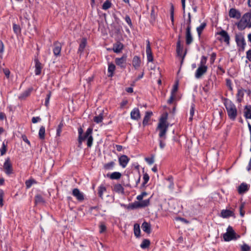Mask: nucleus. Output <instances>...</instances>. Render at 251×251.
<instances>
[{
  "label": "nucleus",
  "instance_id": "obj_1",
  "mask_svg": "<svg viewBox=\"0 0 251 251\" xmlns=\"http://www.w3.org/2000/svg\"><path fill=\"white\" fill-rule=\"evenodd\" d=\"M222 100L226 107L228 118L234 121L237 116V110L235 105L227 98L222 97Z\"/></svg>",
  "mask_w": 251,
  "mask_h": 251
},
{
  "label": "nucleus",
  "instance_id": "obj_2",
  "mask_svg": "<svg viewBox=\"0 0 251 251\" xmlns=\"http://www.w3.org/2000/svg\"><path fill=\"white\" fill-rule=\"evenodd\" d=\"M143 199V196L141 194L137 196L136 199L139 201H135L129 203L126 207L127 209L133 210L148 206L150 203V199L142 201Z\"/></svg>",
  "mask_w": 251,
  "mask_h": 251
},
{
  "label": "nucleus",
  "instance_id": "obj_3",
  "mask_svg": "<svg viewBox=\"0 0 251 251\" xmlns=\"http://www.w3.org/2000/svg\"><path fill=\"white\" fill-rule=\"evenodd\" d=\"M251 9L249 12L245 13L240 21L237 23L238 29L240 30L245 29L246 27H251Z\"/></svg>",
  "mask_w": 251,
  "mask_h": 251
},
{
  "label": "nucleus",
  "instance_id": "obj_4",
  "mask_svg": "<svg viewBox=\"0 0 251 251\" xmlns=\"http://www.w3.org/2000/svg\"><path fill=\"white\" fill-rule=\"evenodd\" d=\"M240 235H237L232 227L229 226L226 232L223 234V238L225 241L228 242L232 240H236L240 238Z\"/></svg>",
  "mask_w": 251,
  "mask_h": 251
},
{
  "label": "nucleus",
  "instance_id": "obj_5",
  "mask_svg": "<svg viewBox=\"0 0 251 251\" xmlns=\"http://www.w3.org/2000/svg\"><path fill=\"white\" fill-rule=\"evenodd\" d=\"M235 42L238 47L239 51H244L245 50L246 43L245 42L244 36L241 33L236 34Z\"/></svg>",
  "mask_w": 251,
  "mask_h": 251
},
{
  "label": "nucleus",
  "instance_id": "obj_6",
  "mask_svg": "<svg viewBox=\"0 0 251 251\" xmlns=\"http://www.w3.org/2000/svg\"><path fill=\"white\" fill-rule=\"evenodd\" d=\"M93 132V128L91 127H89L87 128L85 133L83 134V130L81 127H79L78 129V138H80V140H82L83 141H85L86 139H87L88 137L90 136L91 134H92Z\"/></svg>",
  "mask_w": 251,
  "mask_h": 251
},
{
  "label": "nucleus",
  "instance_id": "obj_7",
  "mask_svg": "<svg viewBox=\"0 0 251 251\" xmlns=\"http://www.w3.org/2000/svg\"><path fill=\"white\" fill-rule=\"evenodd\" d=\"M3 169L5 174L8 176H10L13 173L12 165L9 158L6 159L3 164Z\"/></svg>",
  "mask_w": 251,
  "mask_h": 251
},
{
  "label": "nucleus",
  "instance_id": "obj_8",
  "mask_svg": "<svg viewBox=\"0 0 251 251\" xmlns=\"http://www.w3.org/2000/svg\"><path fill=\"white\" fill-rule=\"evenodd\" d=\"M217 39L221 42H225L227 45H229L230 37L227 32H217Z\"/></svg>",
  "mask_w": 251,
  "mask_h": 251
},
{
  "label": "nucleus",
  "instance_id": "obj_9",
  "mask_svg": "<svg viewBox=\"0 0 251 251\" xmlns=\"http://www.w3.org/2000/svg\"><path fill=\"white\" fill-rule=\"evenodd\" d=\"M126 58L127 55L126 54H123L120 58H116L115 60L116 64L122 69H125L126 68Z\"/></svg>",
  "mask_w": 251,
  "mask_h": 251
},
{
  "label": "nucleus",
  "instance_id": "obj_10",
  "mask_svg": "<svg viewBox=\"0 0 251 251\" xmlns=\"http://www.w3.org/2000/svg\"><path fill=\"white\" fill-rule=\"evenodd\" d=\"M72 195L76 198L78 201L81 202L84 200V194L80 192L78 188H75L73 190Z\"/></svg>",
  "mask_w": 251,
  "mask_h": 251
},
{
  "label": "nucleus",
  "instance_id": "obj_11",
  "mask_svg": "<svg viewBox=\"0 0 251 251\" xmlns=\"http://www.w3.org/2000/svg\"><path fill=\"white\" fill-rule=\"evenodd\" d=\"M35 62V74L39 75L41 74L42 70L43 68V65L39 61L38 58L34 59Z\"/></svg>",
  "mask_w": 251,
  "mask_h": 251
},
{
  "label": "nucleus",
  "instance_id": "obj_12",
  "mask_svg": "<svg viewBox=\"0 0 251 251\" xmlns=\"http://www.w3.org/2000/svg\"><path fill=\"white\" fill-rule=\"evenodd\" d=\"M207 66H199L195 73V77L196 78H201L207 71Z\"/></svg>",
  "mask_w": 251,
  "mask_h": 251
},
{
  "label": "nucleus",
  "instance_id": "obj_13",
  "mask_svg": "<svg viewBox=\"0 0 251 251\" xmlns=\"http://www.w3.org/2000/svg\"><path fill=\"white\" fill-rule=\"evenodd\" d=\"M129 160V158L126 155H123L119 157V164L123 168L126 166Z\"/></svg>",
  "mask_w": 251,
  "mask_h": 251
},
{
  "label": "nucleus",
  "instance_id": "obj_14",
  "mask_svg": "<svg viewBox=\"0 0 251 251\" xmlns=\"http://www.w3.org/2000/svg\"><path fill=\"white\" fill-rule=\"evenodd\" d=\"M123 48V44L119 41H117L113 45V51L116 53L121 52Z\"/></svg>",
  "mask_w": 251,
  "mask_h": 251
},
{
  "label": "nucleus",
  "instance_id": "obj_15",
  "mask_svg": "<svg viewBox=\"0 0 251 251\" xmlns=\"http://www.w3.org/2000/svg\"><path fill=\"white\" fill-rule=\"evenodd\" d=\"M229 16L230 18H233L236 19L240 18L241 15L240 12L235 8H231L229 11Z\"/></svg>",
  "mask_w": 251,
  "mask_h": 251
},
{
  "label": "nucleus",
  "instance_id": "obj_16",
  "mask_svg": "<svg viewBox=\"0 0 251 251\" xmlns=\"http://www.w3.org/2000/svg\"><path fill=\"white\" fill-rule=\"evenodd\" d=\"M168 126H164L162 127H157V129L160 130L159 134V138L165 140L166 138V133L168 130Z\"/></svg>",
  "mask_w": 251,
  "mask_h": 251
},
{
  "label": "nucleus",
  "instance_id": "obj_17",
  "mask_svg": "<svg viewBox=\"0 0 251 251\" xmlns=\"http://www.w3.org/2000/svg\"><path fill=\"white\" fill-rule=\"evenodd\" d=\"M131 118L133 120H138L140 118V111L138 108H134L130 113Z\"/></svg>",
  "mask_w": 251,
  "mask_h": 251
},
{
  "label": "nucleus",
  "instance_id": "obj_18",
  "mask_svg": "<svg viewBox=\"0 0 251 251\" xmlns=\"http://www.w3.org/2000/svg\"><path fill=\"white\" fill-rule=\"evenodd\" d=\"M183 50V47L181 45V41L180 40V36L179 39L176 43V51L178 56H181L183 55L182 52Z\"/></svg>",
  "mask_w": 251,
  "mask_h": 251
},
{
  "label": "nucleus",
  "instance_id": "obj_19",
  "mask_svg": "<svg viewBox=\"0 0 251 251\" xmlns=\"http://www.w3.org/2000/svg\"><path fill=\"white\" fill-rule=\"evenodd\" d=\"M152 115L153 113L151 111L146 112L143 121V126H145L149 124V122L150 120V118Z\"/></svg>",
  "mask_w": 251,
  "mask_h": 251
},
{
  "label": "nucleus",
  "instance_id": "obj_20",
  "mask_svg": "<svg viewBox=\"0 0 251 251\" xmlns=\"http://www.w3.org/2000/svg\"><path fill=\"white\" fill-rule=\"evenodd\" d=\"M249 189L247 184L245 183H241L238 187V192L239 194H242L246 192Z\"/></svg>",
  "mask_w": 251,
  "mask_h": 251
},
{
  "label": "nucleus",
  "instance_id": "obj_21",
  "mask_svg": "<svg viewBox=\"0 0 251 251\" xmlns=\"http://www.w3.org/2000/svg\"><path fill=\"white\" fill-rule=\"evenodd\" d=\"M141 62V61L140 57L136 55L133 57L132 60V65L135 69L137 70L140 67Z\"/></svg>",
  "mask_w": 251,
  "mask_h": 251
},
{
  "label": "nucleus",
  "instance_id": "obj_22",
  "mask_svg": "<svg viewBox=\"0 0 251 251\" xmlns=\"http://www.w3.org/2000/svg\"><path fill=\"white\" fill-rule=\"evenodd\" d=\"M168 118V113H166L164 116L161 117L159 120V123L158 125V127H162L164 126H168V124H166V120Z\"/></svg>",
  "mask_w": 251,
  "mask_h": 251
},
{
  "label": "nucleus",
  "instance_id": "obj_23",
  "mask_svg": "<svg viewBox=\"0 0 251 251\" xmlns=\"http://www.w3.org/2000/svg\"><path fill=\"white\" fill-rule=\"evenodd\" d=\"M141 227L146 233L150 234L151 232V225L150 223L144 222L142 224Z\"/></svg>",
  "mask_w": 251,
  "mask_h": 251
},
{
  "label": "nucleus",
  "instance_id": "obj_24",
  "mask_svg": "<svg viewBox=\"0 0 251 251\" xmlns=\"http://www.w3.org/2000/svg\"><path fill=\"white\" fill-rule=\"evenodd\" d=\"M221 217L224 218H227L234 215V213L230 210H222L221 213Z\"/></svg>",
  "mask_w": 251,
  "mask_h": 251
},
{
  "label": "nucleus",
  "instance_id": "obj_25",
  "mask_svg": "<svg viewBox=\"0 0 251 251\" xmlns=\"http://www.w3.org/2000/svg\"><path fill=\"white\" fill-rule=\"evenodd\" d=\"M121 173L118 172H114L111 174H107V176L113 180H118L121 177Z\"/></svg>",
  "mask_w": 251,
  "mask_h": 251
},
{
  "label": "nucleus",
  "instance_id": "obj_26",
  "mask_svg": "<svg viewBox=\"0 0 251 251\" xmlns=\"http://www.w3.org/2000/svg\"><path fill=\"white\" fill-rule=\"evenodd\" d=\"M54 47L53 49V52L55 56H58L60 54L61 50V46L59 43H55L54 44Z\"/></svg>",
  "mask_w": 251,
  "mask_h": 251
},
{
  "label": "nucleus",
  "instance_id": "obj_27",
  "mask_svg": "<svg viewBox=\"0 0 251 251\" xmlns=\"http://www.w3.org/2000/svg\"><path fill=\"white\" fill-rule=\"evenodd\" d=\"M45 202V200L41 195L37 194L35 196L34 203L36 205L38 204H44Z\"/></svg>",
  "mask_w": 251,
  "mask_h": 251
},
{
  "label": "nucleus",
  "instance_id": "obj_28",
  "mask_svg": "<svg viewBox=\"0 0 251 251\" xmlns=\"http://www.w3.org/2000/svg\"><path fill=\"white\" fill-rule=\"evenodd\" d=\"M87 44V39L86 38H82L80 43L79 46L78 52H82L83 51L84 49H85Z\"/></svg>",
  "mask_w": 251,
  "mask_h": 251
},
{
  "label": "nucleus",
  "instance_id": "obj_29",
  "mask_svg": "<svg viewBox=\"0 0 251 251\" xmlns=\"http://www.w3.org/2000/svg\"><path fill=\"white\" fill-rule=\"evenodd\" d=\"M33 88L30 87L25 91L22 94L19 96V98L23 99L29 96L33 90Z\"/></svg>",
  "mask_w": 251,
  "mask_h": 251
},
{
  "label": "nucleus",
  "instance_id": "obj_30",
  "mask_svg": "<svg viewBox=\"0 0 251 251\" xmlns=\"http://www.w3.org/2000/svg\"><path fill=\"white\" fill-rule=\"evenodd\" d=\"M64 125L65 124L64 123L63 120H62L56 128V136L60 137L61 136L62 129L64 126Z\"/></svg>",
  "mask_w": 251,
  "mask_h": 251
},
{
  "label": "nucleus",
  "instance_id": "obj_31",
  "mask_svg": "<svg viewBox=\"0 0 251 251\" xmlns=\"http://www.w3.org/2000/svg\"><path fill=\"white\" fill-rule=\"evenodd\" d=\"M244 95V90L242 88L238 89L237 96V100L238 102H241L243 100V99Z\"/></svg>",
  "mask_w": 251,
  "mask_h": 251
},
{
  "label": "nucleus",
  "instance_id": "obj_32",
  "mask_svg": "<svg viewBox=\"0 0 251 251\" xmlns=\"http://www.w3.org/2000/svg\"><path fill=\"white\" fill-rule=\"evenodd\" d=\"M37 182L32 177H30L29 179L25 181V185L26 189L30 188L33 184H37Z\"/></svg>",
  "mask_w": 251,
  "mask_h": 251
},
{
  "label": "nucleus",
  "instance_id": "obj_33",
  "mask_svg": "<svg viewBox=\"0 0 251 251\" xmlns=\"http://www.w3.org/2000/svg\"><path fill=\"white\" fill-rule=\"evenodd\" d=\"M103 111L100 112L98 115L96 116L93 118V121L97 124H99L102 122L103 119Z\"/></svg>",
  "mask_w": 251,
  "mask_h": 251
},
{
  "label": "nucleus",
  "instance_id": "obj_34",
  "mask_svg": "<svg viewBox=\"0 0 251 251\" xmlns=\"http://www.w3.org/2000/svg\"><path fill=\"white\" fill-rule=\"evenodd\" d=\"M98 195L102 200L103 199V193L106 191V188L103 185H100L98 189Z\"/></svg>",
  "mask_w": 251,
  "mask_h": 251
},
{
  "label": "nucleus",
  "instance_id": "obj_35",
  "mask_svg": "<svg viewBox=\"0 0 251 251\" xmlns=\"http://www.w3.org/2000/svg\"><path fill=\"white\" fill-rule=\"evenodd\" d=\"M113 190L118 193H124V188L121 184H116L114 185Z\"/></svg>",
  "mask_w": 251,
  "mask_h": 251
},
{
  "label": "nucleus",
  "instance_id": "obj_36",
  "mask_svg": "<svg viewBox=\"0 0 251 251\" xmlns=\"http://www.w3.org/2000/svg\"><path fill=\"white\" fill-rule=\"evenodd\" d=\"M115 68V65L113 63H110L108 64V72L109 73L108 76H113Z\"/></svg>",
  "mask_w": 251,
  "mask_h": 251
},
{
  "label": "nucleus",
  "instance_id": "obj_37",
  "mask_svg": "<svg viewBox=\"0 0 251 251\" xmlns=\"http://www.w3.org/2000/svg\"><path fill=\"white\" fill-rule=\"evenodd\" d=\"M115 165V163L114 161H112L107 163L103 165L104 169L106 170H112L114 167Z\"/></svg>",
  "mask_w": 251,
  "mask_h": 251
},
{
  "label": "nucleus",
  "instance_id": "obj_38",
  "mask_svg": "<svg viewBox=\"0 0 251 251\" xmlns=\"http://www.w3.org/2000/svg\"><path fill=\"white\" fill-rule=\"evenodd\" d=\"M134 233L137 237L140 236V226L138 224H135L134 225Z\"/></svg>",
  "mask_w": 251,
  "mask_h": 251
},
{
  "label": "nucleus",
  "instance_id": "obj_39",
  "mask_svg": "<svg viewBox=\"0 0 251 251\" xmlns=\"http://www.w3.org/2000/svg\"><path fill=\"white\" fill-rule=\"evenodd\" d=\"M191 32H186V44L188 45L191 44L193 41V37L191 34Z\"/></svg>",
  "mask_w": 251,
  "mask_h": 251
},
{
  "label": "nucleus",
  "instance_id": "obj_40",
  "mask_svg": "<svg viewBox=\"0 0 251 251\" xmlns=\"http://www.w3.org/2000/svg\"><path fill=\"white\" fill-rule=\"evenodd\" d=\"M45 128L44 126H41L39 131V137L41 140L45 139Z\"/></svg>",
  "mask_w": 251,
  "mask_h": 251
},
{
  "label": "nucleus",
  "instance_id": "obj_41",
  "mask_svg": "<svg viewBox=\"0 0 251 251\" xmlns=\"http://www.w3.org/2000/svg\"><path fill=\"white\" fill-rule=\"evenodd\" d=\"M150 244L151 242L149 239H144L140 245V247L143 249H147L149 247Z\"/></svg>",
  "mask_w": 251,
  "mask_h": 251
},
{
  "label": "nucleus",
  "instance_id": "obj_42",
  "mask_svg": "<svg viewBox=\"0 0 251 251\" xmlns=\"http://www.w3.org/2000/svg\"><path fill=\"white\" fill-rule=\"evenodd\" d=\"M206 25V23L205 22H203L201 23L200 25H197L195 24L194 25V26L195 28H196L197 31H202L205 28V27Z\"/></svg>",
  "mask_w": 251,
  "mask_h": 251
},
{
  "label": "nucleus",
  "instance_id": "obj_43",
  "mask_svg": "<svg viewBox=\"0 0 251 251\" xmlns=\"http://www.w3.org/2000/svg\"><path fill=\"white\" fill-rule=\"evenodd\" d=\"M195 105L194 103H192L191 105V108H190V117L189 118L190 121H192L193 119V117L194 116V112H195Z\"/></svg>",
  "mask_w": 251,
  "mask_h": 251
},
{
  "label": "nucleus",
  "instance_id": "obj_44",
  "mask_svg": "<svg viewBox=\"0 0 251 251\" xmlns=\"http://www.w3.org/2000/svg\"><path fill=\"white\" fill-rule=\"evenodd\" d=\"M245 109L246 111L245 112V117L246 119H251V110L248 108L247 106H246Z\"/></svg>",
  "mask_w": 251,
  "mask_h": 251
},
{
  "label": "nucleus",
  "instance_id": "obj_45",
  "mask_svg": "<svg viewBox=\"0 0 251 251\" xmlns=\"http://www.w3.org/2000/svg\"><path fill=\"white\" fill-rule=\"evenodd\" d=\"M51 95V93L50 91H49L48 92V94L47 95L46 98L45 99V105L47 107H48V106H49V103H50V100Z\"/></svg>",
  "mask_w": 251,
  "mask_h": 251
},
{
  "label": "nucleus",
  "instance_id": "obj_46",
  "mask_svg": "<svg viewBox=\"0 0 251 251\" xmlns=\"http://www.w3.org/2000/svg\"><path fill=\"white\" fill-rule=\"evenodd\" d=\"M111 3L109 0H107L103 3L102 7L103 9L106 10L109 8L111 7Z\"/></svg>",
  "mask_w": 251,
  "mask_h": 251
},
{
  "label": "nucleus",
  "instance_id": "obj_47",
  "mask_svg": "<svg viewBox=\"0 0 251 251\" xmlns=\"http://www.w3.org/2000/svg\"><path fill=\"white\" fill-rule=\"evenodd\" d=\"M190 22H191V16H190V14L189 13L188 20V22L186 24V31H190V30L191 29V26L190 25Z\"/></svg>",
  "mask_w": 251,
  "mask_h": 251
},
{
  "label": "nucleus",
  "instance_id": "obj_48",
  "mask_svg": "<svg viewBox=\"0 0 251 251\" xmlns=\"http://www.w3.org/2000/svg\"><path fill=\"white\" fill-rule=\"evenodd\" d=\"M4 192L3 190L0 189V207H1L3 205V197Z\"/></svg>",
  "mask_w": 251,
  "mask_h": 251
},
{
  "label": "nucleus",
  "instance_id": "obj_49",
  "mask_svg": "<svg viewBox=\"0 0 251 251\" xmlns=\"http://www.w3.org/2000/svg\"><path fill=\"white\" fill-rule=\"evenodd\" d=\"M93 137L91 134L90 136L88 137L87 140V145L88 148H91L93 145Z\"/></svg>",
  "mask_w": 251,
  "mask_h": 251
},
{
  "label": "nucleus",
  "instance_id": "obj_50",
  "mask_svg": "<svg viewBox=\"0 0 251 251\" xmlns=\"http://www.w3.org/2000/svg\"><path fill=\"white\" fill-rule=\"evenodd\" d=\"M226 85L228 88L229 90L230 91H233V88L232 87L231 80L229 78H227V79H226Z\"/></svg>",
  "mask_w": 251,
  "mask_h": 251
},
{
  "label": "nucleus",
  "instance_id": "obj_51",
  "mask_svg": "<svg viewBox=\"0 0 251 251\" xmlns=\"http://www.w3.org/2000/svg\"><path fill=\"white\" fill-rule=\"evenodd\" d=\"M207 61V57L205 56H202L201 58L200 66H206L205 64Z\"/></svg>",
  "mask_w": 251,
  "mask_h": 251
},
{
  "label": "nucleus",
  "instance_id": "obj_52",
  "mask_svg": "<svg viewBox=\"0 0 251 251\" xmlns=\"http://www.w3.org/2000/svg\"><path fill=\"white\" fill-rule=\"evenodd\" d=\"M100 233H102L105 232L106 230V226L103 223H101L100 226Z\"/></svg>",
  "mask_w": 251,
  "mask_h": 251
},
{
  "label": "nucleus",
  "instance_id": "obj_53",
  "mask_svg": "<svg viewBox=\"0 0 251 251\" xmlns=\"http://www.w3.org/2000/svg\"><path fill=\"white\" fill-rule=\"evenodd\" d=\"M0 154L1 155H3L6 151V146L4 144V143L2 144V146L0 149Z\"/></svg>",
  "mask_w": 251,
  "mask_h": 251
},
{
  "label": "nucleus",
  "instance_id": "obj_54",
  "mask_svg": "<svg viewBox=\"0 0 251 251\" xmlns=\"http://www.w3.org/2000/svg\"><path fill=\"white\" fill-rule=\"evenodd\" d=\"M147 44L146 46V53L149 54V53H152L151 50V48L150 46V41L149 40H147Z\"/></svg>",
  "mask_w": 251,
  "mask_h": 251
},
{
  "label": "nucleus",
  "instance_id": "obj_55",
  "mask_svg": "<svg viewBox=\"0 0 251 251\" xmlns=\"http://www.w3.org/2000/svg\"><path fill=\"white\" fill-rule=\"evenodd\" d=\"M251 249L250 247L247 244H244L241 246L242 251H249Z\"/></svg>",
  "mask_w": 251,
  "mask_h": 251
},
{
  "label": "nucleus",
  "instance_id": "obj_56",
  "mask_svg": "<svg viewBox=\"0 0 251 251\" xmlns=\"http://www.w3.org/2000/svg\"><path fill=\"white\" fill-rule=\"evenodd\" d=\"M174 7L173 4H171L170 15L171 19L172 22H174Z\"/></svg>",
  "mask_w": 251,
  "mask_h": 251
},
{
  "label": "nucleus",
  "instance_id": "obj_57",
  "mask_svg": "<svg viewBox=\"0 0 251 251\" xmlns=\"http://www.w3.org/2000/svg\"><path fill=\"white\" fill-rule=\"evenodd\" d=\"M145 159L150 165H151L154 162L153 156H151V157H146Z\"/></svg>",
  "mask_w": 251,
  "mask_h": 251
},
{
  "label": "nucleus",
  "instance_id": "obj_58",
  "mask_svg": "<svg viewBox=\"0 0 251 251\" xmlns=\"http://www.w3.org/2000/svg\"><path fill=\"white\" fill-rule=\"evenodd\" d=\"M150 179V176L147 173H145L143 176V179L144 183H147Z\"/></svg>",
  "mask_w": 251,
  "mask_h": 251
},
{
  "label": "nucleus",
  "instance_id": "obj_59",
  "mask_svg": "<svg viewBox=\"0 0 251 251\" xmlns=\"http://www.w3.org/2000/svg\"><path fill=\"white\" fill-rule=\"evenodd\" d=\"M244 207V204L242 203L240 205V207H239V209H240V214L241 217H243L244 216V215H245V211L243 210Z\"/></svg>",
  "mask_w": 251,
  "mask_h": 251
},
{
  "label": "nucleus",
  "instance_id": "obj_60",
  "mask_svg": "<svg viewBox=\"0 0 251 251\" xmlns=\"http://www.w3.org/2000/svg\"><path fill=\"white\" fill-rule=\"evenodd\" d=\"M164 139L160 138L159 141V147L161 149H163L166 145L165 143L163 141Z\"/></svg>",
  "mask_w": 251,
  "mask_h": 251
},
{
  "label": "nucleus",
  "instance_id": "obj_61",
  "mask_svg": "<svg viewBox=\"0 0 251 251\" xmlns=\"http://www.w3.org/2000/svg\"><path fill=\"white\" fill-rule=\"evenodd\" d=\"M178 89V82H176L173 86V88L172 90L171 94L175 95V93L177 91Z\"/></svg>",
  "mask_w": 251,
  "mask_h": 251
},
{
  "label": "nucleus",
  "instance_id": "obj_62",
  "mask_svg": "<svg viewBox=\"0 0 251 251\" xmlns=\"http://www.w3.org/2000/svg\"><path fill=\"white\" fill-rule=\"evenodd\" d=\"M3 73L4 75H5L7 78H8L9 77L10 75V71L8 69H3Z\"/></svg>",
  "mask_w": 251,
  "mask_h": 251
},
{
  "label": "nucleus",
  "instance_id": "obj_63",
  "mask_svg": "<svg viewBox=\"0 0 251 251\" xmlns=\"http://www.w3.org/2000/svg\"><path fill=\"white\" fill-rule=\"evenodd\" d=\"M23 140L27 143L29 146H30V141L28 140L27 137L25 135H23L22 136Z\"/></svg>",
  "mask_w": 251,
  "mask_h": 251
},
{
  "label": "nucleus",
  "instance_id": "obj_64",
  "mask_svg": "<svg viewBox=\"0 0 251 251\" xmlns=\"http://www.w3.org/2000/svg\"><path fill=\"white\" fill-rule=\"evenodd\" d=\"M246 57L250 61H251V50H249L247 51Z\"/></svg>",
  "mask_w": 251,
  "mask_h": 251
}]
</instances>
